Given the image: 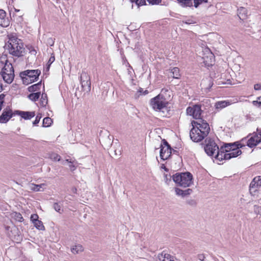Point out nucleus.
Instances as JSON below:
<instances>
[{"instance_id": "f257e3e1", "label": "nucleus", "mask_w": 261, "mask_h": 261, "mask_svg": "<svg viewBox=\"0 0 261 261\" xmlns=\"http://www.w3.org/2000/svg\"><path fill=\"white\" fill-rule=\"evenodd\" d=\"M2 69L1 75L4 81L8 83L11 84L14 77V69L11 63L8 60L6 55H2L0 57V68Z\"/></svg>"}, {"instance_id": "f03ea898", "label": "nucleus", "mask_w": 261, "mask_h": 261, "mask_svg": "<svg viewBox=\"0 0 261 261\" xmlns=\"http://www.w3.org/2000/svg\"><path fill=\"white\" fill-rule=\"evenodd\" d=\"M6 47L10 54L16 57L21 56L24 50L21 40L15 36L9 38L8 44Z\"/></svg>"}, {"instance_id": "7ed1b4c3", "label": "nucleus", "mask_w": 261, "mask_h": 261, "mask_svg": "<svg viewBox=\"0 0 261 261\" xmlns=\"http://www.w3.org/2000/svg\"><path fill=\"white\" fill-rule=\"evenodd\" d=\"M173 181L178 186L186 188L193 183V176L190 172L177 173L172 176Z\"/></svg>"}, {"instance_id": "20e7f679", "label": "nucleus", "mask_w": 261, "mask_h": 261, "mask_svg": "<svg viewBox=\"0 0 261 261\" xmlns=\"http://www.w3.org/2000/svg\"><path fill=\"white\" fill-rule=\"evenodd\" d=\"M150 104L154 110L163 111L164 109H166L168 102L162 95L159 94L150 100Z\"/></svg>"}, {"instance_id": "39448f33", "label": "nucleus", "mask_w": 261, "mask_h": 261, "mask_svg": "<svg viewBox=\"0 0 261 261\" xmlns=\"http://www.w3.org/2000/svg\"><path fill=\"white\" fill-rule=\"evenodd\" d=\"M193 127L198 128L201 131L203 135L207 136L210 128L208 124L202 119H198L197 120L193 121L191 122Z\"/></svg>"}, {"instance_id": "423d86ee", "label": "nucleus", "mask_w": 261, "mask_h": 261, "mask_svg": "<svg viewBox=\"0 0 261 261\" xmlns=\"http://www.w3.org/2000/svg\"><path fill=\"white\" fill-rule=\"evenodd\" d=\"M249 138L247 141V145L250 148H253L261 142V132L258 130L251 136H248Z\"/></svg>"}, {"instance_id": "0eeeda50", "label": "nucleus", "mask_w": 261, "mask_h": 261, "mask_svg": "<svg viewBox=\"0 0 261 261\" xmlns=\"http://www.w3.org/2000/svg\"><path fill=\"white\" fill-rule=\"evenodd\" d=\"M160 148V158L163 160H167L170 156L171 154V147L167 142L164 140L163 143L161 145Z\"/></svg>"}, {"instance_id": "6e6552de", "label": "nucleus", "mask_w": 261, "mask_h": 261, "mask_svg": "<svg viewBox=\"0 0 261 261\" xmlns=\"http://www.w3.org/2000/svg\"><path fill=\"white\" fill-rule=\"evenodd\" d=\"M206 144L204 147L205 152L208 155L214 156L217 151H218L219 147L214 140L211 139L205 140Z\"/></svg>"}, {"instance_id": "1a4fd4ad", "label": "nucleus", "mask_w": 261, "mask_h": 261, "mask_svg": "<svg viewBox=\"0 0 261 261\" xmlns=\"http://www.w3.org/2000/svg\"><path fill=\"white\" fill-rule=\"evenodd\" d=\"M238 152L234 153H225L222 149H218V151H217L216 153L214 155L215 159L219 161H222L223 160H229L232 158H236L237 156L238 153L240 152L237 151Z\"/></svg>"}, {"instance_id": "9d476101", "label": "nucleus", "mask_w": 261, "mask_h": 261, "mask_svg": "<svg viewBox=\"0 0 261 261\" xmlns=\"http://www.w3.org/2000/svg\"><path fill=\"white\" fill-rule=\"evenodd\" d=\"M81 83L84 91L89 92L91 90L90 77L86 72H82L81 74Z\"/></svg>"}, {"instance_id": "9b49d317", "label": "nucleus", "mask_w": 261, "mask_h": 261, "mask_svg": "<svg viewBox=\"0 0 261 261\" xmlns=\"http://www.w3.org/2000/svg\"><path fill=\"white\" fill-rule=\"evenodd\" d=\"M191 139L195 142H198L202 141L207 136L203 135L198 128L193 127L190 133Z\"/></svg>"}, {"instance_id": "f8f14e48", "label": "nucleus", "mask_w": 261, "mask_h": 261, "mask_svg": "<svg viewBox=\"0 0 261 261\" xmlns=\"http://www.w3.org/2000/svg\"><path fill=\"white\" fill-rule=\"evenodd\" d=\"M187 114L188 115L192 116L194 118L198 120L200 118L201 114V107L199 105H194L193 107H189L187 109Z\"/></svg>"}, {"instance_id": "ddd939ff", "label": "nucleus", "mask_w": 261, "mask_h": 261, "mask_svg": "<svg viewBox=\"0 0 261 261\" xmlns=\"http://www.w3.org/2000/svg\"><path fill=\"white\" fill-rule=\"evenodd\" d=\"M27 77H25L26 80L30 81L31 83L36 81L41 73V71L37 70H27L24 71Z\"/></svg>"}, {"instance_id": "4468645a", "label": "nucleus", "mask_w": 261, "mask_h": 261, "mask_svg": "<svg viewBox=\"0 0 261 261\" xmlns=\"http://www.w3.org/2000/svg\"><path fill=\"white\" fill-rule=\"evenodd\" d=\"M6 13L3 10H0V25L7 27L9 25V20L6 18Z\"/></svg>"}, {"instance_id": "2eb2a0df", "label": "nucleus", "mask_w": 261, "mask_h": 261, "mask_svg": "<svg viewBox=\"0 0 261 261\" xmlns=\"http://www.w3.org/2000/svg\"><path fill=\"white\" fill-rule=\"evenodd\" d=\"M174 191L176 195L181 196L182 197H185L190 195L193 192V190L191 189L182 190L178 188H175Z\"/></svg>"}, {"instance_id": "dca6fc26", "label": "nucleus", "mask_w": 261, "mask_h": 261, "mask_svg": "<svg viewBox=\"0 0 261 261\" xmlns=\"http://www.w3.org/2000/svg\"><path fill=\"white\" fill-rule=\"evenodd\" d=\"M16 113L20 116L21 118L25 120H30L35 116V112L17 111Z\"/></svg>"}, {"instance_id": "f3484780", "label": "nucleus", "mask_w": 261, "mask_h": 261, "mask_svg": "<svg viewBox=\"0 0 261 261\" xmlns=\"http://www.w3.org/2000/svg\"><path fill=\"white\" fill-rule=\"evenodd\" d=\"M12 116L11 110L4 111L2 115L0 116V123L7 122Z\"/></svg>"}, {"instance_id": "a211bd4d", "label": "nucleus", "mask_w": 261, "mask_h": 261, "mask_svg": "<svg viewBox=\"0 0 261 261\" xmlns=\"http://www.w3.org/2000/svg\"><path fill=\"white\" fill-rule=\"evenodd\" d=\"M261 186V176L255 177L250 184V190L253 189L255 190L256 188Z\"/></svg>"}, {"instance_id": "6ab92c4d", "label": "nucleus", "mask_w": 261, "mask_h": 261, "mask_svg": "<svg viewBox=\"0 0 261 261\" xmlns=\"http://www.w3.org/2000/svg\"><path fill=\"white\" fill-rule=\"evenodd\" d=\"M238 16L240 19L244 20L247 18L248 16V11L247 9L241 7L238 9Z\"/></svg>"}, {"instance_id": "aec40b11", "label": "nucleus", "mask_w": 261, "mask_h": 261, "mask_svg": "<svg viewBox=\"0 0 261 261\" xmlns=\"http://www.w3.org/2000/svg\"><path fill=\"white\" fill-rule=\"evenodd\" d=\"M45 184H42L40 185H36L34 184H31L30 185V188L31 190L35 191H42L44 190Z\"/></svg>"}, {"instance_id": "412c9836", "label": "nucleus", "mask_w": 261, "mask_h": 261, "mask_svg": "<svg viewBox=\"0 0 261 261\" xmlns=\"http://www.w3.org/2000/svg\"><path fill=\"white\" fill-rule=\"evenodd\" d=\"M231 104V102L229 100L220 101L215 103V107L217 109H221L229 106Z\"/></svg>"}, {"instance_id": "4be33fe9", "label": "nucleus", "mask_w": 261, "mask_h": 261, "mask_svg": "<svg viewBox=\"0 0 261 261\" xmlns=\"http://www.w3.org/2000/svg\"><path fill=\"white\" fill-rule=\"evenodd\" d=\"M232 144H234L236 145V147H234V146H231V152L230 153H235L234 152H238L237 151H239L240 152L239 153H238V154H237V156H238L242 153V151L240 149V148L242 147L243 145H242L238 142L233 143Z\"/></svg>"}, {"instance_id": "5701e85b", "label": "nucleus", "mask_w": 261, "mask_h": 261, "mask_svg": "<svg viewBox=\"0 0 261 261\" xmlns=\"http://www.w3.org/2000/svg\"><path fill=\"white\" fill-rule=\"evenodd\" d=\"M173 256L166 253H162L161 254L159 255V259L160 261H172Z\"/></svg>"}, {"instance_id": "b1692460", "label": "nucleus", "mask_w": 261, "mask_h": 261, "mask_svg": "<svg viewBox=\"0 0 261 261\" xmlns=\"http://www.w3.org/2000/svg\"><path fill=\"white\" fill-rule=\"evenodd\" d=\"M83 250L84 249L83 246L79 244L74 245L71 248L72 253L74 254H78L82 252Z\"/></svg>"}, {"instance_id": "393cba45", "label": "nucleus", "mask_w": 261, "mask_h": 261, "mask_svg": "<svg viewBox=\"0 0 261 261\" xmlns=\"http://www.w3.org/2000/svg\"><path fill=\"white\" fill-rule=\"evenodd\" d=\"M236 147L234 144H225L221 147V149L224 151L225 153H229L231 152V146Z\"/></svg>"}, {"instance_id": "a878e982", "label": "nucleus", "mask_w": 261, "mask_h": 261, "mask_svg": "<svg viewBox=\"0 0 261 261\" xmlns=\"http://www.w3.org/2000/svg\"><path fill=\"white\" fill-rule=\"evenodd\" d=\"M41 82H39L37 84L33 85L28 88V90L30 92H33L39 90L41 88Z\"/></svg>"}, {"instance_id": "bb28decb", "label": "nucleus", "mask_w": 261, "mask_h": 261, "mask_svg": "<svg viewBox=\"0 0 261 261\" xmlns=\"http://www.w3.org/2000/svg\"><path fill=\"white\" fill-rule=\"evenodd\" d=\"M171 73L172 74V76L174 79H179L180 74L179 73V69L177 67H174L171 69Z\"/></svg>"}, {"instance_id": "cd10ccee", "label": "nucleus", "mask_w": 261, "mask_h": 261, "mask_svg": "<svg viewBox=\"0 0 261 261\" xmlns=\"http://www.w3.org/2000/svg\"><path fill=\"white\" fill-rule=\"evenodd\" d=\"M182 7H191L192 6V0H177Z\"/></svg>"}, {"instance_id": "c85d7f7f", "label": "nucleus", "mask_w": 261, "mask_h": 261, "mask_svg": "<svg viewBox=\"0 0 261 261\" xmlns=\"http://www.w3.org/2000/svg\"><path fill=\"white\" fill-rule=\"evenodd\" d=\"M48 100H47V94L45 93H43L41 95V97L40 99V105L42 107H45L46 105L47 104Z\"/></svg>"}, {"instance_id": "c756f323", "label": "nucleus", "mask_w": 261, "mask_h": 261, "mask_svg": "<svg viewBox=\"0 0 261 261\" xmlns=\"http://www.w3.org/2000/svg\"><path fill=\"white\" fill-rule=\"evenodd\" d=\"M40 93L36 92L30 94L28 97L32 101H36L40 97Z\"/></svg>"}, {"instance_id": "7c9ffc66", "label": "nucleus", "mask_w": 261, "mask_h": 261, "mask_svg": "<svg viewBox=\"0 0 261 261\" xmlns=\"http://www.w3.org/2000/svg\"><path fill=\"white\" fill-rule=\"evenodd\" d=\"M53 123L52 119L49 117H45L43 120V126L44 127H48Z\"/></svg>"}, {"instance_id": "2f4dec72", "label": "nucleus", "mask_w": 261, "mask_h": 261, "mask_svg": "<svg viewBox=\"0 0 261 261\" xmlns=\"http://www.w3.org/2000/svg\"><path fill=\"white\" fill-rule=\"evenodd\" d=\"M34 226L39 230H44V226L43 225L42 222L40 220H36L33 223Z\"/></svg>"}, {"instance_id": "473e14b6", "label": "nucleus", "mask_w": 261, "mask_h": 261, "mask_svg": "<svg viewBox=\"0 0 261 261\" xmlns=\"http://www.w3.org/2000/svg\"><path fill=\"white\" fill-rule=\"evenodd\" d=\"M129 1L133 4L132 7H133V4H135L138 7L145 4V0H129Z\"/></svg>"}, {"instance_id": "72a5a7b5", "label": "nucleus", "mask_w": 261, "mask_h": 261, "mask_svg": "<svg viewBox=\"0 0 261 261\" xmlns=\"http://www.w3.org/2000/svg\"><path fill=\"white\" fill-rule=\"evenodd\" d=\"M66 163L70 164L69 166L71 170L73 171L75 169V166L73 165V161H72L71 160L69 161L68 159H67L62 162V164L65 165Z\"/></svg>"}, {"instance_id": "f704fd0d", "label": "nucleus", "mask_w": 261, "mask_h": 261, "mask_svg": "<svg viewBox=\"0 0 261 261\" xmlns=\"http://www.w3.org/2000/svg\"><path fill=\"white\" fill-rule=\"evenodd\" d=\"M49 158L54 161H59L61 159V156L59 155H58V154L55 153H52L50 154Z\"/></svg>"}, {"instance_id": "c9c22d12", "label": "nucleus", "mask_w": 261, "mask_h": 261, "mask_svg": "<svg viewBox=\"0 0 261 261\" xmlns=\"http://www.w3.org/2000/svg\"><path fill=\"white\" fill-rule=\"evenodd\" d=\"M252 103L254 106L261 108V96L256 98V100L252 101Z\"/></svg>"}, {"instance_id": "e433bc0d", "label": "nucleus", "mask_w": 261, "mask_h": 261, "mask_svg": "<svg viewBox=\"0 0 261 261\" xmlns=\"http://www.w3.org/2000/svg\"><path fill=\"white\" fill-rule=\"evenodd\" d=\"M14 217L16 220L19 222H22L23 220L22 215L19 213H14Z\"/></svg>"}, {"instance_id": "4c0bfd02", "label": "nucleus", "mask_w": 261, "mask_h": 261, "mask_svg": "<svg viewBox=\"0 0 261 261\" xmlns=\"http://www.w3.org/2000/svg\"><path fill=\"white\" fill-rule=\"evenodd\" d=\"M61 207V205L59 204L58 203H55L54 204V208L55 210L56 211L60 213H61L62 211Z\"/></svg>"}, {"instance_id": "58836bf2", "label": "nucleus", "mask_w": 261, "mask_h": 261, "mask_svg": "<svg viewBox=\"0 0 261 261\" xmlns=\"http://www.w3.org/2000/svg\"><path fill=\"white\" fill-rule=\"evenodd\" d=\"M254 212L257 215H261V206L260 205H254Z\"/></svg>"}, {"instance_id": "ea45409f", "label": "nucleus", "mask_w": 261, "mask_h": 261, "mask_svg": "<svg viewBox=\"0 0 261 261\" xmlns=\"http://www.w3.org/2000/svg\"><path fill=\"white\" fill-rule=\"evenodd\" d=\"M194 6L197 8L198 6L203 3H207V0H194Z\"/></svg>"}, {"instance_id": "a19ab883", "label": "nucleus", "mask_w": 261, "mask_h": 261, "mask_svg": "<svg viewBox=\"0 0 261 261\" xmlns=\"http://www.w3.org/2000/svg\"><path fill=\"white\" fill-rule=\"evenodd\" d=\"M46 41H47V45H49L50 46H52L54 44L55 39H53L52 38H48L47 39Z\"/></svg>"}, {"instance_id": "79ce46f5", "label": "nucleus", "mask_w": 261, "mask_h": 261, "mask_svg": "<svg viewBox=\"0 0 261 261\" xmlns=\"http://www.w3.org/2000/svg\"><path fill=\"white\" fill-rule=\"evenodd\" d=\"M5 95L3 94L0 95V111L2 109L3 103L4 102V98Z\"/></svg>"}, {"instance_id": "37998d69", "label": "nucleus", "mask_w": 261, "mask_h": 261, "mask_svg": "<svg viewBox=\"0 0 261 261\" xmlns=\"http://www.w3.org/2000/svg\"><path fill=\"white\" fill-rule=\"evenodd\" d=\"M205 51L206 53H207V54H208V56H207V58L209 57L210 60H212V59H214V55L212 54V53L210 50L208 48H206L205 49Z\"/></svg>"}, {"instance_id": "c03bdc74", "label": "nucleus", "mask_w": 261, "mask_h": 261, "mask_svg": "<svg viewBox=\"0 0 261 261\" xmlns=\"http://www.w3.org/2000/svg\"><path fill=\"white\" fill-rule=\"evenodd\" d=\"M147 2L152 5H156L159 4L161 2V0H147Z\"/></svg>"}, {"instance_id": "a18cd8bd", "label": "nucleus", "mask_w": 261, "mask_h": 261, "mask_svg": "<svg viewBox=\"0 0 261 261\" xmlns=\"http://www.w3.org/2000/svg\"><path fill=\"white\" fill-rule=\"evenodd\" d=\"M31 220L33 223L36 220H38V216L37 214H33L31 215Z\"/></svg>"}, {"instance_id": "49530a36", "label": "nucleus", "mask_w": 261, "mask_h": 261, "mask_svg": "<svg viewBox=\"0 0 261 261\" xmlns=\"http://www.w3.org/2000/svg\"><path fill=\"white\" fill-rule=\"evenodd\" d=\"M41 119V116L37 115L36 117V119L34 121H33V124L34 125H36L40 121V120Z\"/></svg>"}, {"instance_id": "de8ad7c7", "label": "nucleus", "mask_w": 261, "mask_h": 261, "mask_svg": "<svg viewBox=\"0 0 261 261\" xmlns=\"http://www.w3.org/2000/svg\"><path fill=\"white\" fill-rule=\"evenodd\" d=\"M55 58L54 56L50 57L48 61V66H49L51 63H53L55 61Z\"/></svg>"}, {"instance_id": "09e8293b", "label": "nucleus", "mask_w": 261, "mask_h": 261, "mask_svg": "<svg viewBox=\"0 0 261 261\" xmlns=\"http://www.w3.org/2000/svg\"><path fill=\"white\" fill-rule=\"evenodd\" d=\"M188 203L191 205H195L196 204V201L193 199L189 200L187 201Z\"/></svg>"}, {"instance_id": "8fccbe9b", "label": "nucleus", "mask_w": 261, "mask_h": 261, "mask_svg": "<svg viewBox=\"0 0 261 261\" xmlns=\"http://www.w3.org/2000/svg\"><path fill=\"white\" fill-rule=\"evenodd\" d=\"M198 258L200 260L203 261L205 258V256L203 254H199L198 255Z\"/></svg>"}, {"instance_id": "3c124183", "label": "nucleus", "mask_w": 261, "mask_h": 261, "mask_svg": "<svg viewBox=\"0 0 261 261\" xmlns=\"http://www.w3.org/2000/svg\"><path fill=\"white\" fill-rule=\"evenodd\" d=\"M114 152H115V155H119L121 154V151L119 149H118V150L116 149L114 150Z\"/></svg>"}, {"instance_id": "603ef678", "label": "nucleus", "mask_w": 261, "mask_h": 261, "mask_svg": "<svg viewBox=\"0 0 261 261\" xmlns=\"http://www.w3.org/2000/svg\"><path fill=\"white\" fill-rule=\"evenodd\" d=\"M183 22H185V23L186 24H192L193 23V22H192V21H190V20H188V21H182Z\"/></svg>"}, {"instance_id": "864d4df0", "label": "nucleus", "mask_w": 261, "mask_h": 261, "mask_svg": "<svg viewBox=\"0 0 261 261\" xmlns=\"http://www.w3.org/2000/svg\"><path fill=\"white\" fill-rule=\"evenodd\" d=\"M258 86H259V85H257V84L255 85H254V89H255V90H258V89H259Z\"/></svg>"}, {"instance_id": "5fc2aeb1", "label": "nucleus", "mask_w": 261, "mask_h": 261, "mask_svg": "<svg viewBox=\"0 0 261 261\" xmlns=\"http://www.w3.org/2000/svg\"><path fill=\"white\" fill-rule=\"evenodd\" d=\"M9 228H10V227L8 226L5 227L6 229L7 230H8L9 229Z\"/></svg>"}, {"instance_id": "6e6d98bb", "label": "nucleus", "mask_w": 261, "mask_h": 261, "mask_svg": "<svg viewBox=\"0 0 261 261\" xmlns=\"http://www.w3.org/2000/svg\"><path fill=\"white\" fill-rule=\"evenodd\" d=\"M3 90V87L2 85H0V92H1Z\"/></svg>"}, {"instance_id": "4d7b16f0", "label": "nucleus", "mask_w": 261, "mask_h": 261, "mask_svg": "<svg viewBox=\"0 0 261 261\" xmlns=\"http://www.w3.org/2000/svg\"><path fill=\"white\" fill-rule=\"evenodd\" d=\"M203 58L204 59V62H207V61L205 60V57H203Z\"/></svg>"}, {"instance_id": "13d9d810", "label": "nucleus", "mask_w": 261, "mask_h": 261, "mask_svg": "<svg viewBox=\"0 0 261 261\" xmlns=\"http://www.w3.org/2000/svg\"><path fill=\"white\" fill-rule=\"evenodd\" d=\"M15 12H19V10H17L16 9H15Z\"/></svg>"}, {"instance_id": "bf43d9fd", "label": "nucleus", "mask_w": 261, "mask_h": 261, "mask_svg": "<svg viewBox=\"0 0 261 261\" xmlns=\"http://www.w3.org/2000/svg\"><path fill=\"white\" fill-rule=\"evenodd\" d=\"M162 168H164V169H165V168H165V166L164 165H162Z\"/></svg>"}, {"instance_id": "052dcab7", "label": "nucleus", "mask_w": 261, "mask_h": 261, "mask_svg": "<svg viewBox=\"0 0 261 261\" xmlns=\"http://www.w3.org/2000/svg\"><path fill=\"white\" fill-rule=\"evenodd\" d=\"M246 140V138H244V139H243L242 140V141L244 142V141H245Z\"/></svg>"}, {"instance_id": "680f3d73", "label": "nucleus", "mask_w": 261, "mask_h": 261, "mask_svg": "<svg viewBox=\"0 0 261 261\" xmlns=\"http://www.w3.org/2000/svg\"><path fill=\"white\" fill-rule=\"evenodd\" d=\"M148 93V92H147V90H145V91H144V93H145V94H146V93Z\"/></svg>"}, {"instance_id": "e2e57ef3", "label": "nucleus", "mask_w": 261, "mask_h": 261, "mask_svg": "<svg viewBox=\"0 0 261 261\" xmlns=\"http://www.w3.org/2000/svg\"><path fill=\"white\" fill-rule=\"evenodd\" d=\"M138 96H138V95H137V94H136V96H135V98H137L138 97Z\"/></svg>"}]
</instances>
